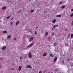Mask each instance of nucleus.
I'll list each match as a JSON object with an SVG mask.
<instances>
[{
  "label": "nucleus",
  "instance_id": "9",
  "mask_svg": "<svg viewBox=\"0 0 73 73\" xmlns=\"http://www.w3.org/2000/svg\"><path fill=\"white\" fill-rule=\"evenodd\" d=\"M46 55H47V53H44L43 54V57H45V56H46Z\"/></svg>",
  "mask_w": 73,
  "mask_h": 73
},
{
  "label": "nucleus",
  "instance_id": "36",
  "mask_svg": "<svg viewBox=\"0 0 73 73\" xmlns=\"http://www.w3.org/2000/svg\"><path fill=\"white\" fill-rule=\"evenodd\" d=\"M64 61H63L62 64H64Z\"/></svg>",
  "mask_w": 73,
  "mask_h": 73
},
{
  "label": "nucleus",
  "instance_id": "41",
  "mask_svg": "<svg viewBox=\"0 0 73 73\" xmlns=\"http://www.w3.org/2000/svg\"><path fill=\"white\" fill-rule=\"evenodd\" d=\"M36 28H37V27H36Z\"/></svg>",
  "mask_w": 73,
  "mask_h": 73
},
{
  "label": "nucleus",
  "instance_id": "13",
  "mask_svg": "<svg viewBox=\"0 0 73 73\" xmlns=\"http://www.w3.org/2000/svg\"><path fill=\"white\" fill-rule=\"evenodd\" d=\"M65 8V5H63L62 7H61L62 9H64Z\"/></svg>",
  "mask_w": 73,
  "mask_h": 73
},
{
  "label": "nucleus",
  "instance_id": "33",
  "mask_svg": "<svg viewBox=\"0 0 73 73\" xmlns=\"http://www.w3.org/2000/svg\"><path fill=\"white\" fill-rule=\"evenodd\" d=\"M13 18H12L11 19V20H13Z\"/></svg>",
  "mask_w": 73,
  "mask_h": 73
},
{
  "label": "nucleus",
  "instance_id": "35",
  "mask_svg": "<svg viewBox=\"0 0 73 73\" xmlns=\"http://www.w3.org/2000/svg\"><path fill=\"white\" fill-rule=\"evenodd\" d=\"M50 37H49L48 38V40H50Z\"/></svg>",
  "mask_w": 73,
  "mask_h": 73
},
{
  "label": "nucleus",
  "instance_id": "1",
  "mask_svg": "<svg viewBox=\"0 0 73 73\" xmlns=\"http://www.w3.org/2000/svg\"><path fill=\"white\" fill-rule=\"evenodd\" d=\"M34 43V42H33L31 43L28 46L27 48H30L31 47H32L33 45V44Z\"/></svg>",
  "mask_w": 73,
  "mask_h": 73
},
{
  "label": "nucleus",
  "instance_id": "26",
  "mask_svg": "<svg viewBox=\"0 0 73 73\" xmlns=\"http://www.w3.org/2000/svg\"><path fill=\"white\" fill-rule=\"evenodd\" d=\"M29 32H31V33L32 34H33V33H32V31H31L30 30H29Z\"/></svg>",
  "mask_w": 73,
  "mask_h": 73
},
{
  "label": "nucleus",
  "instance_id": "22",
  "mask_svg": "<svg viewBox=\"0 0 73 73\" xmlns=\"http://www.w3.org/2000/svg\"><path fill=\"white\" fill-rule=\"evenodd\" d=\"M70 17H73V13L70 15Z\"/></svg>",
  "mask_w": 73,
  "mask_h": 73
},
{
  "label": "nucleus",
  "instance_id": "40",
  "mask_svg": "<svg viewBox=\"0 0 73 73\" xmlns=\"http://www.w3.org/2000/svg\"><path fill=\"white\" fill-rule=\"evenodd\" d=\"M29 0V1H31L32 0Z\"/></svg>",
  "mask_w": 73,
  "mask_h": 73
},
{
  "label": "nucleus",
  "instance_id": "31",
  "mask_svg": "<svg viewBox=\"0 0 73 73\" xmlns=\"http://www.w3.org/2000/svg\"><path fill=\"white\" fill-rule=\"evenodd\" d=\"M39 73H42V71H40L39 72Z\"/></svg>",
  "mask_w": 73,
  "mask_h": 73
},
{
  "label": "nucleus",
  "instance_id": "42",
  "mask_svg": "<svg viewBox=\"0 0 73 73\" xmlns=\"http://www.w3.org/2000/svg\"><path fill=\"white\" fill-rule=\"evenodd\" d=\"M68 60H69V59H68Z\"/></svg>",
  "mask_w": 73,
  "mask_h": 73
},
{
  "label": "nucleus",
  "instance_id": "38",
  "mask_svg": "<svg viewBox=\"0 0 73 73\" xmlns=\"http://www.w3.org/2000/svg\"><path fill=\"white\" fill-rule=\"evenodd\" d=\"M69 36H70V34H69L68 36V37H69Z\"/></svg>",
  "mask_w": 73,
  "mask_h": 73
},
{
  "label": "nucleus",
  "instance_id": "19",
  "mask_svg": "<svg viewBox=\"0 0 73 73\" xmlns=\"http://www.w3.org/2000/svg\"><path fill=\"white\" fill-rule=\"evenodd\" d=\"M48 35V33L46 32L45 33V35L46 36H47Z\"/></svg>",
  "mask_w": 73,
  "mask_h": 73
},
{
  "label": "nucleus",
  "instance_id": "3",
  "mask_svg": "<svg viewBox=\"0 0 73 73\" xmlns=\"http://www.w3.org/2000/svg\"><path fill=\"white\" fill-rule=\"evenodd\" d=\"M58 27V25H54L53 27V28L52 29V30H53L54 28H55V27Z\"/></svg>",
  "mask_w": 73,
  "mask_h": 73
},
{
  "label": "nucleus",
  "instance_id": "30",
  "mask_svg": "<svg viewBox=\"0 0 73 73\" xmlns=\"http://www.w3.org/2000/svg\"><path fill=\"white\" fill-rule=\"evenodd\" d=\"M17 38H13V40H17Z\"/></svg>",
  "mask_w": 73,
  "mask_h": 73
},
{
  "label": "nucleus",
  "instance_id": "15",
  "mask_svg": "<svg viewBox=\"0 0 73 73\" xmlns=\"http://www.w3.org/2000/svg\"><path fill=\"white\" fill-rule=\"evenodd\" d=\"M11 37V35H9L8 36H7V38H9Z\"/></svg>",
  "mask_w": 73,
  "mask_h": 73
},
{
  "label": "nucleus",
  "instance_id": "43",
  "mask_svg": "<svg viewBox=\"0 0 73 73\" xmlns=\"http://www.w3.org/2000/svg\"><path fill=\"white\" fill-rule=\"evenodd\" d=\"M72 23H73V21H72Z\"/></svg>",
  "mask_w": 73,
  "mask_h": 73
},
{
  "label": "nucleus",
  "instance_id": "2",
  "mask_svg": "<svg viewBox=\"0 0 73 73\" xmlns=\"http://www.w3.org/2000/svg\"><path fill=\"white\" fill-rule=\"evenodd\" d=\"M31 54H32V53L31 52H30L28 54V58H32V55Z\"/></svg>",
  "mask_w": 73,
  "mask_h": 73
},
{
  "label": "nucleus",
  "instance_id": "21",
  "mask_svg": "<svg viewBox=\"0 0 73 73\" xmlns=\"http://www.w3.org/2000/svg\"><path fill=\"white\" fill-rule=\"evenodd\" d=\"M62 1H61V2H60L59 3V5H60V4H62Z\"/></svg>",
  "mask_w": 73,
  "mask_h": 73
},
{
  "label": "nucleus",
  "instance_id": "45",
  "mask_svg": "<svg viewBox=\"0 0 73 73\" xmlns=\"http://www.w3.org/2000/svg\"><path fill=\"white\" fill-rule=\"evenodd\" d=\"M51 73H53V72H51Z\"/></svg>",
  "mask_w": 73,
  "mask_h": 73
},
{
  "label": "nucleus",
  "instance_id": "16",
  "mask_svg": "<svg viewBox=\"0 0 73 73\" xmlns=\"http://www.w3.org/2000/svg\"><path fill=\"white\" fill-rule=\"evenodd\" d=\"M33 12H34V10H31L30 11V12H31V13H33Z\"/></svg>",
  "mask_w": 73,
  "mask_h": 73
},
{
  "label": "nucleus",
  "instance_id": "44",
  "mask_svg": "<svg viewBox=\"0 0 73 73\" xmlns=\"http://www.w3.org/2000/svg\"><path fill=\"white\" fill-rule=\"evenodd\" d=\"M13 66H14V64H13Z\"/></svg>",
  "mask_w": 73,
  "mask_h": 73
},
{
  "label": "nucleus",
  "instance_id": "18",
  "mask_svg": "<svg viewBox=\"0 0 73 73\" xmlns=\"http://www.w3.org/2000/svg\"><path fill=\"white\" fill-rule=\"evenodd\" d=\"M37 32L36 31H35V35H37Z\"/></svg>",
  "mask_w": 73,
  "mask_h": 73
},
{
  "label": "nucleus",
  "instance_id": "10",
  "mask_svg": "<svg viewBox=\"0 0 73 73\" xmlns=\"http://www.w3.org/2000/svg\"><path fill=\"white\" fill-rule=\"evenodd\" d=\"M19 23H20V22H19V21H17L16 23L15 24L16 25H18V24H19Z\"/></svg>",
  "mask_w": 73,
  "mask_h": 73
},
{
  "label": "nucleus",
  "instance_id": "6",
  "mask_svg": "<svg viewBox=\"0 0 73 73\" xmlns=\"http://www.w3.org/2000/svg\"><path fill=\"white\" fill-rule=\"evenodd\" d=\"M57 60V57H56L54 58V62H55Z\"/></svg>",
  "mask_w": 73,
  "mask_h": 73
},
{
  "label": "nucleus",
  "instance_id": "23",
  "mask_svg": "<svg viewBox=\"0 0 73 73\" xmlns=\"http://www.w3.org/2000/svg\"><path fill=\"white\" fill-rule=\"evenodd\" d=\"M50 57H53V54H51L50 55Z\"/></svg>",
  "mask_w": 73,
  "mask_h": 73
},
{
  "label": "nucleus",
  "instance_id": "39",
  "mask_svg": "<svg viewBox=\"0 0 73 73\" xmlns=\"http://www.w3.org/2000/svg\"><path fill=\"white\" fill-rule=\"evenodd\" d=\"M19 12H20V11H19L18 12V13H19Z\"/></svg>",
  "mask_w": 73,
  "mask_h": 73
},
{
  "label": "nucleus",
  "instance_id": "27",
  "mask_svg": "<svg viewBox=\"0 0 73 73\" xmlns=\"http://www.w3.org/2000/svg\"><path fill=\"white\" fill-rule=\"evenodd\" d=\"M56 45V43H55L54 44V46H55Z\"/></svg>",
  "mask_w": 73,
  "mask_h": 73
},
{
  "label": "nucleus",
  "instance_id": "32",
  "mask_svg": "<svg viewBox=\"0 0 73 73\" xmlns=\"http://www.w3.org/2000/svg\"><path fill=\"white\" fill-rule=\"evenodd\" d=\"M11 70H14V68H11Z\"/></svg>",
  "mask_w": 73,
  "mask_h": 73
},
{
  "label": "nucleus",
  "instance_id": "8",
  "mask_svg": "<svg viewBox=\"0 0 73 73\" xmlns=\"http://www.w3.org/2000/svg\"><path fill=\"white\" fill-rule=\"evenodd\" d=\"M56 22V19H54L52 21V23H55Z\"/></svg>",
  "mask_w": 73,
  "mask_h": 73
},
{
  "label": "nucleus",
  "instance_id": "20",
  "mask_svg": "<svg viewBox=\"0 0 73 73\" xmlns=\"http://www.w3.org/2000/svg\"><path fill=\"white\" fill-rule=\"evenodd\" d=\"M3 32V33H7V32L6 31H4Z\"/></svg>",
  "mask_w": 73,
  "mask_h": 73
},
{
  "label": "nucleus",
  "instance_id": "5",
  "mask_svg": "<svg viewBox=\"0 0 73 73\" xmlns=\"http://www.w3.org/2000/svg\"><path fill=\"white\" fill-rule=\"evenodd\" d=\"M55 17H61V15H56L55 16Z\"/></svg>",
  "mask_w": 73,
  "mask_h": 73
},
{
  "label": "nucleus",
  "instance_id": "12",
  "mask_svg": "<svg viewBox=\"0 0 73 73\" xmlns=\"http://www.w3.org/2000/svg\"><path fill=\"white\" fill-rule=\"evenodd\" d=\"M6 48V47H5V46H4L2 48V50H5V49Z\"/></svg>",
  "mask_w": 73,
  "mask_h": 73
},
{
  "label": "nucleus",
  "instance_id": "29",
  "mask_svg": "<svg viewBox=\"0 0 73 73\" xmlns=\"http://www.w3.org/2000/svg\"><path fill=\"white\" fill-rule=\"evenodd\" d=\"M23 58V56H21L20 58V60H21Z\"/></svg>",
  "mask_w": 73,
  "mask_h": 73
},
{
  "label": "nucleus",
  "instance_id": "14",
  "mask_svg": "<svg viewBox=\"0 0 73 73\" xmlns=\"http://www.w3.org/2000/svg\"><path fill=\"white\" fill-rule=\"evenodd\" d=\"M2 9H3V10H4V9H6V6H5L3 7L2 8Z\"/></svg>",
  "mask_w": 73,
  "mask_h": 73
},
{
  "label": "nucleus",
  "instance_id": "24",
  "mask_svg": "<svg viewBox=\"0 0 73 73\" xmlns=\"http://www.w3.org/2000/svg\"><path fill=\"white\" fill-rule=\"evenodd\" d=\"M11 17V16H9L8 17H7L6 18V19H9L10 18V17Z\"/></svg>",
  "mask_w": 73,
  "mask_h": 73
},
{
  "label": "nucleus",
  "instance_id": "17",
  "mask_svg": "<svg viewBox=\"0 0 73 73\" xmlns=\"http://www.w3.org/2000/svg\"><path fill=\"white\" fill-rule=\"evenodd\" d=\"M71 38H73V34H71Z\"/></svg>",
  "mask_w": 73,
  "mask_h": 73
},
{
  "label": "nucleus",
  "instance_id": "25",
  "mask_svg": "<svg viewBox=\"0 0 73 73\" xmlns=\"http://www.w3.org/2000/svg\"><path fill=\"white\" fill-rule=\"evenodd\" d=\"M10 24L11 25H12V24H13V22H10Z\"/></svg>",
  "mask_w": 73,
  "mask_h": 73
},
{
  "label": "nucleus",
  "instance_id": "4",
  "mask_svg": "<svg viewBox=\"0 0 73 73\" xmlns=\"http://www.w3.org/2000/svg\"><path fill=\"white\" fill-rule=\"evenodd\" d=\"M26 68H30V69H32V66L30 65H28L26 66Z\"/></svg>",
  "mask_w": 73,
  "mask_h": 73
},
{
  "label": "nucleus",
  "instance_id": "34",
  "mask_svg": "<svg viewBox=\"0 0 73 73\" xmlns=\"http://www.w3.org/2000/svg\"><path fill=\"white\" fill-rule=\"evenodd\" d=\"M71 25H73V22H72Z\"/></svg>",
  "mask_w": 73,
  "mask_h": 73
},
{
  "label": "nucleus",
  "instance_id": "37",
  "mask_svg": "<svg viewBox=\"0 0 73 73\" xmlns=\"http://www.w3.org/2000/svg\"><path fill=\"white\" fill-rule=\"evenodd\" d=\"M71 11H72V12H73V9H72L71 10Z\"/></svg>",
  "mask_w": 73,
  "mask_h": 73
},
{
  "label": "nucleus",
  "instance_id": "28",
  "mask_svg": "<svg viewBox=\"0 0 73 73\" xmlns=\"http://www.w3.org/2000/svg\"><path fill=\"white\" fill-rule=\"evenodd\" d=\"M52 36H54V33H52Z\"/></svg>",
  "mask_w": 73,
  "mask_h": 73
},
{
  "label": "nucleus",
  "instance_id": "11",
  "mask_svg": "<svg viewBox=\"0 0 73 73\" xmlns=\"http://www.w3.org/2000/svg\"><path fill=\"white\" fill-rule=\"evenodd\" d=\"M34 38L33 37H31L30 39V41H32V40H33Z\"/></svg>",
  "mask_w": 73,
  "mask_h": 73
},
{
  "label": "nucleus",
  "instance_id": "7",
  "mask_svg": "<svg viewBox=\"0 0 73 73\" xmlns=\"http://www.w3.org/2000/svg\"><path fill=\"white\" fill-rule=\"evenodd\" d=\"M21 68H22V66H20L19 68V71H20V70H21Z\"/></svg>",
  "mask_w": 73,
  "mask_h": 73
}]
</instances>
